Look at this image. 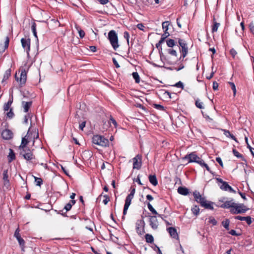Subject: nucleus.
Wrapping results in <instances>:
<instances>
[{
  "instance_id": "45",
  "label": "nucleus",
  "mask_w": 254,
  "mask_h": 254,
  "mask_svg": "<svg viewBox=\"0 0 254 254\" xmlns=\"http://www.w3.org/2000/svg\"><path fill=\"white\" fill-rule=\"evenodd\" d=\"M164 40H163V38H161L159 41L156 44V48L158 49H159L160 48V50H162V47L161 46V45L162 44V43H163L164 42Z\"/></svg>"
},
{
  "instance_id": "23",
  "label": "nucleus",
  "mask_w": 254,
  "mask_h": 254,
  "mask_svg": "<svg viewBox=\"0 0 254 254\" xmlns=\"http://www.w3.org/2000/svg\"><path fill=\"white\" fill-rule=\"evenodd\" d=\"M195 105L197 108L200 109H204V105L200 99H197L195 101Z\"/></svg>"
},
{
  "instance_id": "27",
  "label": "nucleus",
  "mask_w": 254,
  "mask_h": 254,
  "mask_svg": "<svg viewBox=\"0 0 254 254\" xmlns=\"http://www.w3.org/2000/svg\"><path fill=\"white\" fill-rule=\"evenodd\" d=\"M3 180L4 181L5 184L9 183L8 170H4L3 172Z\"/></svg>"
},
{
  "instance_id": "62",
  "label": "nucleus",
  "mask_w": 254,
  "mask_h": 254,
  "mask_svg": "<svg viewBox=\"0 0 254 254\" xmlns=\"http://www.w3.org/2000/svg\"><path fill=\"white\" fill-rule=\"evenodd\" d=\"M229 233L233 236H239L240 234H238L236 233V231L234 230H231L229 232Z\"/></svg>"
},
{
  "instance_id": "2",
  "label": "nucleus",
  "mask_w": 254,
  "mask_h": 254,
  "mask_svg": "<svg viewBox=\"0 0 254 254\" xmlns=\"http://www.w3.org/2000/svg\"><path fill=\"white\" fill-rule=\"evenodd\" d=\"M130 193L127 196L125 200V204L123 210V215H126L127 213V210L131 204V200L134 197L135 192V188L131 187L130 188Z\"/></svg>"
},
{
  "instance_id": "19",
  "label": "nucleus",
  "mask_w": 254,
  "mask_h": 254,
  "mask_svg": "<svg viewBox=\"0 0 254 254\" xmlns=\"http://www.w3.org/2000/svg\"><path fill=\"white\" fill-rule=\"evenodd\" d=\"M235 205V203L233 200H229L225 201L223 204L221 205V207L225 208H231L233 209Z\"/></svg>"
},
{
  "instance_id": "37",
  "label": "nucleus",
  "mask_w": 254,
  "mask_h": 254,
  "mask_svg": "<svg viewBox=\"0 0 254 254\" xmlns=\"http://www.w3.org/2000/svg\"><path fill=\"white\" fill-rule=\"evenodd\" d=\"M148 208L154 215L158 214L157 212L154 209L151 204L148 202L147 204Z\"/></svg>"
},
{
  "instance_id": "63",
  "label": "nucleus",
  "mask_w": 254,
  "mask_h": 254,
  "mask_svg": "<svg viewBox=\"0 0 254 254\" xmlns=\"http://www.w3.org/2000/svg\"><path fill=\"white\" fill-rule=\"evenodd\" d=\"M250 29L251 31L254 34V23H250Z\"/></svg>"
},
{
  "instance_id": "15",
  "label": "nucleus",
  "mask_w": 254,
  "mask_h": 254,
  "mask_svg": "<svg viewBox=\"0 0 254 254\" xmlns=\"http://www.w3.org/2000/svg\"><path fill=\"white\" fill-rule=\"evenodd\" d=\"M13 133L9 129H4L1 133L2 137L6 140H8L12 137Z\"/></svg>"
},
{
  "instance_id": "39",
  "label": "nucleus",
  "mask_w": 254,
  "mask_h": 254,
  "mask_svg": "<svg viewBox=\"0 0 254 254\" xmlns=\"http://www.w3.org/2000/svg\"><path fill=\"white\" fill-rule=\"evenodd\" d=\"M162 28L164 30V31H168V26L169 25L168 21H165L163 22L162 24Z\"/></svg>"
},
{
  "instance_id": "38",
  "label": "nucleus",
  "mask_w": 254,
  "mask_h": 254,
  "mask_svg": "<svg viewBox=\"0 0 254 254\" xmlns=\"http://www.w3.org/2000/svg\"><path fill=\"white\" fill-rule=\"evenodd\" d=\"M166 43L167 46L169 47H173L175 45V41L173 39H168Z\"/></svg>"
},
{
  "instance_id": "12",
  "label": "nucleus",
  "mask_w": 254,
  "mask_h": 254,
  "mask_svg": "<svg viewBox=\"0 0 254 254\" xmlns=\"http://www.w3.org/2000/svg\"><path fill=\"white\" fill-rule=\"evenodd\" d=\"M133 168L137 170L140 169L141 166V156L138 154L132 159Z\"/></svg>"
},
{
  "instance_id": "40",
  "label": "nucleus",
  "mask_w": 254,
  "mask_h": 254,
  "mask_svg": "<svg viewBox=\"0 0 254 254\" xmlns=\"http://www.w3.org/2000/svg\"><path fill=\"white\" fill-rule=\"evenodd\" d=\"M228 83L230 84V85L231 87V88L233 92V95L235 96L236 94V88L235 84L233 82H229Z\"/></svg>"
},
{
  "instance_id": "9",
  "label": "nucleus",
  "mask_w": 254,
  "mask_h": 254,
  "mask_svg": "<svg viewBox=\"0 0 254 254\" xmlns=\"http://www.w3.org/2000/svg\"><path fill=\"white\" fill-rule=\"evenodd\" d=\"M217 182L220 183L222 184L220 186V188L223 190L228 191L231 192L236 193V191L233 189V188L228 185L227 182L223 181L221 178H217L216 179Z\"/></svg>"
},
{
  "instance_id": "18",
  "label": "nucleus",
  "mask_w": 254,
  "mask_h": 254,
  "mask_svg": "<svg viewBox=\"0 0 254 254\" xmlns=\"http://www.w3.org/2000/svg\"><path fill=\"white\" fill-rule=\"evenodd\" d=\"M235 219L237 220H239L241 221H246L247 223L250 225L252 223V218L251 216H237L235 217Z\"/></svg>"
},
{
  "instance_id": "56",
  "label": "nucleus",
  "mask_w": 254,
  "mask_h": 254,
  "mask_svg": "<svg viewBox=\"0 0 254 254\" xmlns=\"http://www.w3.org/2000/svg\"><path fill=\"white\" fill-rule=\"evenodd\" d=\"M112 60H113V62L114 64V65H115L116 67V68H119L120 67L119 64H118V62L117 61V60H116V59L115 58H113L112 59Z\"/></svg>"
},
{
  "instance_id": "49",
  "label": "nucleus",
  "mask_w": 254,
  "mask_h": 254,
  "mask_svg": "<svg viewBox=\"0 0 254 254\" xmlns=\"http://www.w3.org/2000/svg\"><path fill=\"white\" fill-rule=\"evenodd\" d=\"M71 207H72V206H71V204L68 202L65 205L64 209L66 210V212H67V211L70 210L71 209Z\"/></svg>"
},
{
  "instance_id": "30",
  "label": "nucleus",
  "mask_w": 254,
  "mask_h": 254,
  "mask_svg": "<svg viewBox=\"0 0 254 254\" xmlns=\"http://www.w3.org/2000/svg\"><path fill=\"white\" fill-rule=\"evenodd\" d=\"M219 26H220V23H217L215 20V18H214V19H213V25L212 28V32L213 33L215 32H216L217 31L218 28L219 27Z\"/></svg>"
},
{
  "instance_id": "48",
  "label": "nucleus",
  "mask_w": 254,
  "mask_h": 254,
  "mask_svg": "<svg viewBox=\"0 0 254 254\" xmlns=\"http://www.w3.org/2000/svg\"><path fill=\"white\" fill-rule=\"evenodd\" d=\"M168 52L169 54L172 56H177V52L175 50L173 49H169L168 50Z\"/></svg>"
},
{
  "instance_id": "17",
  "label": "nucleus",
  "mask_w": 254,
  "mask_h": 254,
  "mask_svg": "<svg viewBox=\"0 0 254 254\" xmlns=\"http://www.w3.org/2000/svg\"><path fill=\"white\" fill-rule=\"evenodd\" d=\"M204 161L200 157H199L195 153L191 152V162H195L199 165H201Z\"/></svg>"
},
{
  "instance_id": "16",
  "label": "nucleus",
  "mask_w": 254,
  "mask_h": 254,
  "mask_svg": "<svg viewBox=\"0 0 254 254\" xmlns=\"http://www.w3.org/2000/svg\"><path fill=\"white\" fill-rule=\"evenodd\" d=\"M167 230L172 238L176 239H179L178 235L176 228L174 227H169L167 229Z\"/></svg>"
},
{
  "instance_id": "29",
  "label": "nucleus",
  "mask_w": 254,
  "mask_h": 254,
  "mask_svg": "<svg viewBox=\"0 0 254 254\" xmlns=\"http://www.w3.org/2000/svg\"><path fill=\"white\" fill-rule=\"evenodd\" d=\"M233 153L234 156H235L238 158H241L242 160H244V158L241 153H240L236 149H233Z\"/></svg>"
},
{
  "instance_id": "64",
  "label": "nucleus",
  "mask_w": 254,
  "mask_h": 254,
  "mask_svg": "<svg viewBox=\"0 0 254 254\" xmlns=\"http://www.w3.org/2000/svg\"><path fill=\"white\" fill-rule=\"evenodd\" d=\"M110 120L112 122V123L115 126H117V123L116 120L112 116H111L110 117Z\"/></svg>"
},
{
  "instance_id": "1",
  "label": "nucleus",
  "mask_w": 254,
  "mask_h": 254,
  "mask_svg": "<svg viewBox=\"0 0 254 254\" xmlns=\"http://www.w3.org/2000/svg\"><path fill=\"white\" fill-rule=\"evenodd\" d=\"M193 195L195 200L197 203H200L201 206L204 207L206 209L211 210L213 209V202L207 201L205 198L200 194L199 192L195 190L193 192Z\"/></svg>"
},
{
  "instance_id": "28",
  "label": "nucleus",
  "mask_w": 254,
  "mask_h": 254,
  "mask_svg": "<svg viewBox=\"0 0 254 254\" xmlns=\"http://www.w3.org/2000/svg\"><path fill=\"white\" fill-rule=\"evenodd\" d=\"M146 242L148 243H152L154 242V238L152 235L147 234L145 236Z\"/></svg>"
},
{
  "instance_id": "6",
  "label": "nucleus",
  "mask_w": 254,
  "mask_h": 254,
  "mask_svg": "<svg viewBox=\"0 0 254 254\" xmlns=\"http://www.w3.org/2000/svg\"><path fill=\"white\" fill-rule=\"evenodd\" d=\"M248 210L249 208H247L244 204L235 203L234 208L230 209V212L232 214H241L245 213Z\"/></svg>"
},
{
  "instance_id": "11",
  "label": "nucleus",
  "mask_w": 254,
  "mask_h": 254,
  "mask_svg": "<svg viewBox=\"0 0 254 254\" xmlns=\"http://www.w3.org/2000/svg\"><path fill=\"white\" fill-rule=\"evenodd\" d=\"M30 120H31V126H30V127H29V129L28 130L27 134L24 137H23L22 138V141H21V144L19 146V149L20 150H23V149H24L25 148H29V147H27L26 146V145L29 142V141L28 140V134L29 133L30 129L31 127L32 126V121H31V117H30Z\"/></svg>"
},
{
  "instance_id": "8",
  "label": "nucleus",
  "mask_w": 254,
  "mask_h": 254,
  "mask_svg": "<svg viewBox=\"0 0 254 254\" xmlns=\"http://www.w3.org/2000/svg\"><path fill=\"white\" fill-rule=\"evenodd\" d=\"M19 72H21L20 78H18L16 76V74L15 75V78L17 81L19 82V84L21 87H22L25 85L27 80V72L24 68L20 69Z\"/></svg>"
},
{
  "instance_id": "55",
  "label": "nucleus",
  "mask_w": 254,
  "mask_h": 254,
  "mask_svg": "<svg viewBox=\"0 0 254 254\" xmlns=\"http://www.w3.org/2000/svg\"><path fill=\"white\" fill-rule=\"evenodd\" d=\"M136 27H137V28H138L140 30L144 31V26L143 25V24L142 23H138L136 25Z\"/></svg>"
},
{
  "instance_id": "57",
  "label": "nucleus",
  "mask_w": 254,
  "mask_h": 254,
  "mask_svg": "<svg viewBox=\"0 0 254 254\" xmlns=\"http://www.w3.org/2000/svg\"><path fill=\"white\" fill-rule=\"evenodd\" d=\"M85 125H86V121H84L83 122H82L81 124H79V129H80L81 130H83L84 127H85Z\"/></svg>"
},
{
  "instance_id": "59",
  "label": "nucleus",
  "mask_w": 254,
  "mask_h": 254,
  "mask_svg": "<svg viewBox=\"0 0 254 254\" xmlns=\"http://www.w3.org/2000/svg\"><path fill=\"white\" fill-rule=\"evenodd\" d=\"M78 33H79V36L81 38H82L84 37L85 36V32L83 30H80L78 31Z\"/></svg>"
},
{
  "instance_id": "25",
  "label": "nucleus",
  "mask_w": 254,
  "mask_h": 254,
  "mask_svg": "<svg viewBox=\"0 0 254 254\" xmlns=\"http://www.w3.org/2000/svg\"><path fill=\"white\" fill-rule=\"evenodd\" d=\"M222 130L223 131L224 134L227 137H230V138H231L233 140H234L236 141H237L236 138L235 137V136L233 134H231L229 130H226V129H222Z\"/></svg>"
},
{
  "instance_id": "51",
  "label": "nucleus",
  "mask_w": 254,
  "mask_h": 254,
  "mask_svg": "<svg viewBox=\"0 0 254 254\" xmlns=\"http://www.w3.org/2000/svg\"><path fill=\"white\" fill-rule=\"evenodd\" d=\"M230 53L233 58H234L235 57V56L237 54V52L234 49H231Z\"/></svg>"
},
{
  "instance_id": "47",
  "label": "nucleus",
  "mask_w": 254,
  "mask_h": 254,
  "mask_svg": "<svg viewBox=\"0 0 254 254\" xmlns=\"http://www.w3.org/2000/svg\"><path fill=\"white\" fill-rule=\"evenodd\" d=\"M201 166L205 167L206 169L210 173H212V171L210 170V168L209 167V166L207 165V164L205 163V162L203 161L201 165H200Z\"/></svg>"
},
{
  "instance_id": "53",
  "label": "nucleus",
  "mask_w": 254,
  "mask_h": 254,
  "mask_svg": "<svg viewBox=\"0 0 254 254\" xmlns=\"http://www.w3.org/2000/svg\"><path fill=\"white\" fill-rule=\"evenodd\" d=\"M218 83L216 81H214L213 83V89L214 90H217L218 89Z\"/></svg>"
},
{
  "instance_id": "4",
  "label": "nucleus",
  "mask_w": 254,
  "mask_h": 254,
  "mask_svg": "<svg viewBox=\"0 0 254 254\" xmlns=\"http://www.w3.org/2000/svg\"><path fill=\"white\" fill-rule=\"evenodd\" d=\"M92 142L94 144L102 147H107L109 145V143L108 139L105 138L103 136L99 135H93L92 137Z\"/></svg>"
},
{
  "instance_id": "54",
  "label": "nucleus",
  "mask_w": 254,
  "mask_h": 254,
  "mask_svg": "<svg viewBox=\"0 0 254 254\" xmlns=\"http://www.w3.org/2000/svg\"><path fill=\"white\" fill-rule=\"evenodd\" d=\"M188 160V163H190V154H188L184 158L183 160Z\"/></svg>"
},
{
  "instance_id": "42",
  "label": "nucleus",
  "mask_w": 254,
  "mask_h": 254,
  "mask_svg": "<svg viewBox=\"0 0 254 254\" xmlns=\"http://www.w3.org/2000/svg\"><path fill=\"white\" fill-rule=\"evenodd\" d=\"M153 107L158 110L165 111L164 107L160 104H153Z\"/></svg>"
},
{
  "instance_id": "44",
  "label": "nucleus",
  "mask_w": 254,
  "mask_h": 254,
  "mask_svg": "<svg viewBox=\"0 0 254 254\" xmlns=\"http://www.w3.org/2000/svg\"><path fill=\"white\" fill-rule=\"evenodd\" d=\"M6 115L7 116V117H8L10 119H11L13 118V117L14 116V114L12 111V108H10V110H9V111L7 113H6Z\"/></svg>"
},
{
  "instance_id": "32",
  "label": "nucleus",
  "mask_w": 254,
  "mask_h": 254,
  "mask_svg": "<svg viewBox=\"0 0 254 254\" xmlns=\"http://www.w3.org/2000/svg\"><path fill=\"white\" fill-rule=\"evenodd\" d=\"M16 239L18 242L19 245L21 248L22 251H24V247L25 245L24 240L21 237L19 238H17Z\"/></svg>"
},
{
  "instance_id": "24",
  "label": "nucleus",
  "mask_w": 254,
  "mask_h": 254,
  "mask_svg": "<svg viewBox=\"0 0 254 254\" xmlns=\"http://www.w3.org/2000/svg\"><path fill=\"white\" fill-rule=\"evenodd\" d=\"M22 104L23 105L24 112H28L30 107L32 105V102H23Z\"/></svg>"
},
{
  "instance_id": "60",
  "label": "nucleus",
  "mask_w": 254,
  "mask_h": 254,
  "mask_svg": "<svg viewBox=\"0 0 254 254\" xmlns=\"http://www.w3.org/2000/svg\"><path fill=\"white\" fill-rule=\"evenodd\" d=\"M175 86L177 87L182 88L183 89L184 86L183 83L181 81H179L175 85Z\"/></svg>"
},
{
  "instance_id": "5",
  "label": "nucleus",
  "mask_w": 254,
  "mask_h": 254,
  "mask_svg": "<svg viewBox=\"0 0 254 254\" xmlns=\"http://www.w3.org/2000/svg\"><path fill=\"white\" fill-rule=\"evenodd\" d=\"M108 39L115 50L119 48V45L118 43V35L114 30H111L108 33Z\"/></svg>"
},
{
  "instance_id": "26",
  "label": "nucleus",
  "mask_w": 254,
  "mask_h": 254,
  "mask_svg": "<svg viewBox=\"0 0 254 254\" xmlns=\"http://www.w3.org/2000/svg\"><path fill=\"white\" fill-rule=\"evenodd\" d=\"M11 70L10 68L8 69L7 70H6L5 71L4 75H3V79L2 80V82L8 79V78L11 75Z\"/></svg>"
},
{
  "instance_id": "31",
  "label": "nucleus",
  "mask_w": 254,
  "mask_h": 254,
  "mask_svg": "<svg viewBox=\"0 0 254 254\" xmlns=\"http://www.w3.org/2000/svg\"><path fill=\"white\" fill-rule=\"evenodd\" d=\"M31 29L32 31V32L33 33V35L34 37L37 39V40L38 41V36L37 34V31H36V24L35 22H33L32 26H31Z\"/></svg>"
},
{
  "instance_id": "46",
  "label": "nucleus",
  "mask_w": 254,
  "mask_h": 254,
  "mask_svg": "<svg viewBox=\"0 0 254 254\" xmlns=\"http://www.w3.org/2000/svg\"><path fill=\"white\" fill-rule=\"evenodd\" d=\"M19 232H20V230H19V228H17L15 232H14V237L17 239V238H19L21 237L20 236V234L19 233Z\"/></svg>"
},
{
  "instance_id": "14",
  "label": "nucleus",
  "mask_w": 254,
  "mask_h": 254,
  "mask_svg": "<svg viewBox=\"0 0 254 254\" xmlns=\"http://www.w3.org/2000/svg\"><path fill=\"white\" fill-rule=\"evenodd\" d=\"M149 223L150 226L153 229L156 230L158 228L159 224L156 215L149 216Z\"/></svg>"
},
{
  "instance_id": "33",
  "label": "nucleus",
  "mask_w": 254,
  "mask_h": 254,
  "mask_svg": "<svg viewBox=\"0 0 254 254\" xmlns=\"http://www.w3.org/2000/svg\"><path fill=\"white\" fill-rule=\"evenodd\" d=\"M132 75L135 82L138 83L140 82V77L138 73L137 72H133Z\"/></svg>"
},
{
  "instance_id": "13",
  "label": "nucleus",
  "mask_w": 254,
  "mask_h": 254,
  "mask_svg": "<svg viewBox=\"0 0 254 254\" xmlns=\"http://www.w3.org/2000/svg\"><path fill=\"white\" fill-rule=\"evenodd\" d=\"M179 43L181 47L182 56L183 58H185L188 53V47L187 44L183 39H180L179 40Z\"/></svg>"
},
{
  "instance_id": "61",
  "label": "nucleus",
  "mask_w": 254,
  "mask_h": 254,
  "mask_svg": "<svg viewBox=\"0 0 254 254\" xmlns=\"http://www.w3.org/2000/svg\"><path fill=\"white\" fill-rule=\"evenodd\" d=\"M10 106L7 103H5L3 105V110L4 111H7L10 109Z\"/></svg>"
},
{
  "instance_id": "20",
  "label": "nucleus",
  "mask_w": 254,
  "mask_h": 254,
  "mask_svg": "<svg viewBox=\"0 0 254 254\" xmlns=\"http://www.w3.org/2000/svg\"><path fill=\"white\" fill-rule=\"evenodd\" d=\"M178 192L180 194L186 195L189 194V190L185 187H180L178 189Z\"/></svg>"
},
{
  "instance_id": "43",
  "label": "nucleus",
  "mask_w": 254,
  "mask_h": 254,
  "mask_svg": "<svg viewBox=\"0 0 254 254\" xmlns=\"http://www.w3.org/2000/svg\"><path fill=\"white\" fill-rule=\"evenodd\" d=\"M191 211H192L194 214L197 215L199 213V208L198 207L195 206L194 207L191 209Z\"/></svg>"
},
{
  "instance_id": "3",
  "label": "nucleus",
  "mask_w": 254,
  "mask_h": 254,
  "mask_svg": "<svg viewBox=\"0 0 254 254\" xmlns=\"http://www.w3.org/2000/svg\"><path fill=\"white\" fill-rule=\"evenodd\" d=\"M33 150L29 148H25L24 149L21 150L20 155L22 156L23 158L27 161L32 162L34 164H36L35 161L32 160L35 159V156L33 153Z\"/></svg>"
},
{
  "instance_id": "35",
  "label": "nucleus",
  "mask_w": 254,
  "mask_h": 254,
  "mask_svg": "<svg viewBox=\"0 0 254 254\" xmlns=\"http://www.w3.org/2000/svg\"><path fill=\"white\" fill-rule=\"evenodd\" d=\"M222 225L227 230H229L230 221L228 219H226L222 222Z\"/></svg>"
},
{
  "instance_id": "36",
  "label": "nucleus",
  "mask_w": 254,
  "mask_h": 254,
  "mask_svg": "<svg viewBox=\"0 0 254 254\" xmlns=\"http://www.w3.org/2000/svg\"><path fill=\"white\" fill-rule=\"evenodd\" d=\"M9 42V39L8 37H6L5 40L4 41V45L3 46V48H2V52H4L8 47Z\"/></svg>"
},
{
  "instance_id": "22",
  "label": "nucleus",
  "mask_w": 254,
  "mask_h": 254,
  "mask_svg": "<svg viewBox=\"0 0 254 254\" xmlns=\"http://www.w3.org/2000/svg\"><path fill=\"white\" fill-rule=\"evenodd\" d=\"M7 158L9 163L15 159V153L12 149H9V152Z\"/></svg>"
},
{
  "instance_id": "7",
  "label": "nucleus",
  "mask_w": 254,
  "mask_h": 254,
  "mask_svg": "<svg viewBox=\"0 0 254 254\" xmlns=\"http://www.w3.org/2000/svg\"><path fill=\"white\" fill-rule=\"evenodd\" d=\"M145 223L143 219L137 220L135 223V230L136 233L141 236L145 233L144 227Z\"/></svg>"
},
{
  "instance_id": "21",
  "label": "nucleus",
  "mask_w": 254,
  "mask_h": 254,
  "mask_svg": "<svg viewBox=\"0 0 254 254\" xmlns=\"http://www.w3.org/2000/svg\"><path fill=\"white\" fill-rule=\"evenodd\" d=\"M148 178L150 183L153 186H156L158 185V181L155 175H149Z\"/></svg>"
},
{
  "instance_id": "50",
  "label": "nucleus",
  "mask_w": 254,
  "mask_h": 254,
  "mask_svg": "<svg viewBox=\"0 0 254 254\" xmlns=\"http://www.w3.org/2000/svg\"><path fill=\"white\" fill-rule=\"evenodd\" d=\"M209 222L213 224V225H216L217 223V221L212 217L209 218Z\"/></svg>"
},
{
  "instance_id": "41",
  "label": "nucleus",
  "mask_w": 254,
  "mask_h": 254,
  "mask_svg": "<svg viewBox=\"0 0 254 254\" xmlns=\"http://www.w3.org/2000/svg\"><path fill=\"white\" fill-rule=\"evenodd\" d=\"M124 37L127 40V44L128 46H129V33L127 31L124 32Z\"/></svg>"
},
{
  "instance_id": "10",
  "label": "nucleus",
  "mask_w": 254,
  "mask_h": 254,
  "mask_svg": "<svg viewBox=\"0 0 254 254\" xmlns=\"http://www.w3.org/2000/svg\"><path fill=\"white\" fill-rule=\"evenodd\" d=\"M21 43L22 47L26 51L27 54L28 56L29 55V52L30 51V43L31 40L30 39L28 38H22L21 39Z\"/></svg>"
},
{
  "instance_id": "34",
  "label": "nucleus",
  "mask_w": 254,
  "mask_h": 254,
  "mask_svg": "<svg viewBox=\"0 0 254 254\" xmlns=\"http://www.w3.org/2000/svg\"><path fill=\"white\" fill-rule=\"evenodd\" d=\"M36 183V185L40 187L43 184V180L41 178L33 176Z\"/></svg>"
},
{
  "instance_id": "52",
  "label": "nucleus",
  "mask_w": 254,
  "mask_h": 254,
  "mask_svg": "<svg viewBox=\"0 0 254 254\" xmlns=\"http://www.w3.org/2000/svg\"><path fill=\"white\" fill-rule=\"evenodd\" d=\"M164 33L162 35L161 38H163V40H165V39L168 37L169 36V33L168 32V31H164Z\"/></svg>"
},
{
  "instance_id": "58",
  "label": "nucleus",
  "mask_w": 254,
  "mask_h": 254,
  "mask_svg": "<svg viewBox=\"0 0 254 254\" xmlns=\"http://www.w3.org/2000/svg\"><path fill=\"white\" fill-rule=\"evenodd\" d=\"M216 161L219 164V165L221 167H223V162L220 157H217L216 158Z\"/></svg>"
}]
</instances>
